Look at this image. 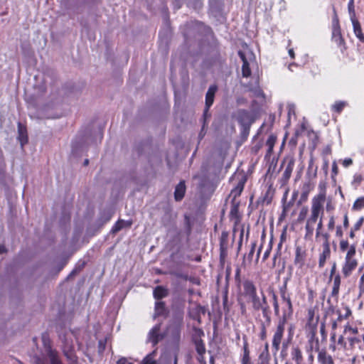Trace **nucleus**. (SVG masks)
I'll return each mask as SVG.
<instances>
[{
    "mask_svg": "<svg viewBox=\"0 0 364 364\" xmlns=\"http://www.w3.org/2000/svg\"><path fill=\"white\" fill-rule=\"evenodd\" d=\"M306 234V236H311L314 232V225L310 224H306L305 227Z\"/></svg>",
    "mask_w": 364,
    "mask_h": 364,
    "instance_id": "obj_39",
    "label": "nucleus"
},
{
    "mask_svg": "<svg viewBox=\"0 0 364 364\" xmlns=\"http://www.w3.org/2000/svg\"><path fill=\"white\" fill-rule=\"evenodd\" d=\"M336 236H337V237H342V235H343V231H342V230H341V226H338V227L336 228Z\"/></svg>",
    "mask_w": 364,
    "mask_h": 364,
    "instance_id": "obj_59",
    "label": "nucleus"
},
{
    "mask_svg": "<svg viewBox=\"0 0 364 364\" xmlns=\"http://www.w3.org/2000/svg\"><path fill=\"white\" fill-rule=\"evenodd\" d=\"M42 341L45 348V351L50 358L51 364H62L58 358V353L52 349L51 343L48 335L43 334L42 336Z\"/></svg>",
    "mask_w": 364,
    "mask_h": 364,
    "instance_id": "obj_6",
    "label": "nucleus"
},
{
    "mask_svg": "<svg viewBox=\"0 0 364 364\" xmlns=\"http://www.w3.org/2000/svg\"><path fill=\"white\" fill-rule=\"evenodd\" d=\"M238 55L242 61V75L243 77H249L251 75L250 65L254 63L255 57L250 51H238Z\"/></svg>",
    "mask_w": 364,
    "mask_h": 364,
    "instance_id": "obj_4",
    "label": "nucleus"
},
{
    "mask_svg": "<svg viewBox=\"0 0 364 364\" xmlns=\"http://www.w3.org/2000/svg\"><path fill=\"white\" fill-rule=\"evenodd\" d=\"M332 173H333L332 177L337 175V173H338V166H337L336 161H333V164H332Z\"/></svg>",
    "mask_w": 364,
    "mask_h": 364,
    "instance_id": "obj_52",
    "label": "nucleus"
},
{
    "mask_svg": "<svg viewBox=\"0 0 364 364\" xmlns=\"http://www.w3.org/2000/svg\"><path fill=\"white\" fill-rule=\"evenodd\" d=\"M291 358L295 364H304V356L299 346H294L291 348Z\"/></svg>",
    "mask_w": 364,
    "mask_h": 364,
    "instance_id": "obj_13",
    "label": "nucleus"
},
{
    "mask_svg": "<svg viewBox=\"0 0 364 364\" xmlns=\"http://www.w3.org/2000/svg\"><path fill=\"white\" fill-rule=\"evenodd\" d=\"M362 181H363V176L361 175H355V176H354L353 183L359 184V183H361Z\"/></svg>",
    "mask_w": 364,
    "mask_h": 364,
    "instance_id": "obj_53",
    "label": "nucleus"
},
{
    "mask_svg": "<svg viewBox=\"0 0 364 364\" xmlns=\"http://www.w3.org/2000/svg\"><path fill=\"white\" fill-rule=\"evenodd\" d=\"M36 364H45L44 363V361H43L42 360H41L40 358H38L36 361Z\"/></svg>",
    "mask_w": 364,
    "mask_h": 364,
    "instance_id": "obj_64",
    "label": "nucleus"
},
{
    "mask_svg": "<svg viewBox=\"0 0 364 364\" xmlns=\"http://www.w3.org/2000/svg\"><path fill=\"white\" fill-rule=\"evenodd\" d=\"M294 160L293 159H291L287 162L285 170L282 174L281 181L283 184H285L286 183H287V181L290 178L292 171L294 169Z\"/></svg>",
    "mask_w": 364,
    "mask_h": 364,
    "instance_id": "obj_15",
    "label": "nucleus"
},
{
    "mask_svg": "<svg viewBox=\"0 0 364 364\" xmlns=\"http://www.w3.org/2000/svg\"><path fill=\"white\" fill-rule=\"evenodd\" d=\"M304 191L302 193V198H306L309 194V192L310 191V188L309 185L304 186Z\"/></svg>",
    "mask_w": 364,
    "mask_h": 364,
    "instance_id": "obj_51",
    "label": "nucleus"
},
{
    "mask_svg": "<svg viewBox=\"0 0 364 364\" xmlns=\"http://www.w3.org/2000/svg\"><path fill=\"white\" fill-rule=\"evenodd\" d=\"M174 274L178 278H181V279H183L184 280H188V276L186 274L176 272V273H174Z\"/></svg>",
    "mask_w": 364,
    "mask_h": 364,
    "instance_id": "obj_49",
    "label": "nucleus"
},
{
    "mask_svg": "<svg viewBox=\"0 0 364 364\" xmlns=\"http://www.w3.org/2000/svg\"><path fill=\"white\" fill-rule=\"evenodd\" d=\"M352 164H353V161L351 159H346L343 161V165L345 167H348V166H350Z\"/></svg>",
    "mask_w": 364,
    "mask_h": 364,
    "instance_id": "obj_55",
    "label": "nucleus"
},
{
    "mask_svg": "<svg viewBox=\"0 0 364 364\" xmlns=\"http://www.w3.org/2000/svg\"><path fill=\"white\" fill-rule=\"evenodd\" d=\"M285 289H286V287H284V289H280L281 296H282V299L284 301V302L287 301V299H290V297L288 295H287Z\"/></svg>",
    "mask_w": 364,
    "mask_h": 364,
    "instance_id": "obj_43",
    "label": "nucleus"
},
{
    "mask_svg": "<svg viewBox=\"0 0 364 364\" xmlns=\"http://www.w3.org/2000/svg\"><path fill=\"white\" fill-rule=\"evenodd\" d=\"M132 224L131 220H118L112 229L113 233H116L124 228H130Z\"/></svg>",
    "mask_w": 364,
    "mask_h": 364,
    "instance_id": "obj_24",
    "label": "nucleus"
},
{
    "mask_svg": "<svg viewBox=\"0 0 364 364\" xmlns=\"http://www.w3.org/2000/svg\"><path fill=\"white\" fill-rule=\"evenodd\" d=\"M72 333L68 331L64 334H60L59 337L62 341V348L64 355L70 360L74 359V346L72 339Z\"/></svg>",
    "mask_w": 364,
    "mask_h": 364,
    "instance_id": "obj_5",
    "label": "nucleus"
},
{
    "mask_svg": "<svg viewBox=\"0 0 364 364\" xmlns=\"http://www.w3.org/2000/svg\"><path fill=\"white\" fill-rule=\"evenodd\" d=\"M197 360L200 364H206L204 358V354L198 355Z\"/></svg>",
    "mask_w": 364,
    "mask_h": 364,
    "instance_id": "obj_54",
    "label": "nucleus"
},
{
    "mask_svg": "<svg viewBox=\"0 0 364 364\" xmlns=\"http://www.w3.org/2000/svg\"><path fill=\"white\" fill-rule=\"evenodd\" d=\"M340 285H341V277L339 274H337L334 277L333 289H332V291L331 294V297L335 298L336 301H337V299H338Z\"/></svg>",
    "mask_w": 364,
    "mask_h": 364,
    "instance_id": "obj_23",
    "label": "nucleus"
},
{
    "mask_svg": "<svg viewBox=\"0 0 364 364\" xmlns=\"http://www.w3.org/2000/svg\"><path fill=\"white\" fill-rule=\"evenodd\" d=\"M326 198L319 196H315L312 198L311 201V210L317 212L321 214V215H323V204L326 201Z\"/></svg>",
    "mask_w": 364,
    "mask_h": 364,
    "instance_id": "obj_9",
    "label": "nucleus"
},
{
    "mask_svg": "<svg viewBox=\"0 0 364 364\" xmlns=\"http://www.w3.org/2000/svg\"><path fill=\"white\" fill-rule=\"evenodd\" d=\"M237 119L242 126L244 130L249 129L252 122L250 114L244 109H240L237 112Z\"/></svg>",
    "mask_w": 364,
    "mask_h": 364,
    "instance_id": "obj_8",
    "label": "nucleus"
},
{
    "mask_svg": "<svg viewBox=\"0 0 364 364\" xmlns=\"http://www.w3.org/2000/svg\"><path fill=\"white\" fill-rule=\"evenodd\" d=\"M287 322V311L284 312L282 318L279 321L278 324L277 326L276 330L274 333L272 338V348L277 352L279 350L280 345L282 343V341L284 336L285 324Z\"/></svg>",
    "mask_w": 364,
    "mask_h": 364,
    "instance_id": "obj_3",
    "label": "nucleus"
},
{
    "mask_svg": "<svg viewBox=\"0 0 364 364\" xmlns=\"http://www.w3.org/2000/svg\"><path fill=\"white\" fill-rule=\"evenodd\" d=\"M350 19L353 26V31L355 36L359 39V41L362 43H364V35L362 32V28L359 21L355 17V13L353 12V14L350 16Z\"/></svg>",
    "mask_w": 364,
    "mask_h": 364,
    "instance_id": "obj_12",
    "label": "nucleus"
},
{
    "mask_svg": "<svg viewBox=\"0 0 364 364\" xmlns=\"http://www.w3.org/2000/svg\"><path fill=\"white\" fill-rule=\"evenodd\" d=\"M267 337V330L264 323L262 324V329L260 333V338L264 340Z\"/></svg>",
    "mask_w": 364,
    "mask_h": 364,
    "instance_id": "obj_46",
    "label": "nucleus"
},
{
    "mask_svg": "<svg viewBox=\"0 0 364 364\" xmlns=\"http://www.w3.org/2000/svg\"><path fill=\"white\" fill-rule=\"evenodd\" d=\"M348 218L347 213L344 215L343 218V226L344 228H347L348 227Z\"/></svg>",
    "mask_w": 364,
    "mask_h": 364,
    "instance_id": "obj_58",
    "label": "nucleus"
},
{
    "mask_svg": "<svg viewBox=\"0 0 364 364\" xmlns=\"http://www.w3.org/2000/svg\"><path fill=\"white\" fill-rule=\"evenodd\" d=\"M18 139L19 140L21 146H23L28 142V136L26 127L21 123L18 124Z\"/></svg>",
    "mask_w": 364,
    "mask_h": 364,
    "instance_id": "obj_21",
    "label": "nucleus"
},
{
    "mask_svg": "<svg viewBox=\"0 0 364 364\" xmlns=\"http://www.w3.org/2000/svg\"><path fill=\"white\" fill-rule=\"evenodd\" d=\"M295 263L302 264L304 262V257L301 255V249L297 247L296 250V257H295Z\"/></svg>",
    "mask_w": 364,
    "mask_h": 364,
    "instance_id": "obj_36",
    "label": "nucleus"
},
{
    "mask_svg": "<svg viewBox=\"0 0 364 364\" xmlns=\"http://www.w3.org/2000/svg\"><path fill=\"white\" fill-rule=\"evenodd\" d=\"M348 339L350 343V346L351 348H354V346L355 343H358L360 341L359 338H355V337L348 338Z\"/></svg>",
    "mask_w": 364,
    "mask_h": 364,
    "instance_id": "obj_41",
    "label": "nucleus"
},
{
    "mask_svg": "<svg viewBox=\"0 0 364 364\" xmlns=\"http://www.w3.org/2000/svg\"><path fill=\"white\" fill-rule=\"evenodd\" d=\"M346 105V102H343V101L336 102L334 105H332V109L333 111L340 113L343 110V109L345 107Z\"/></svg>",
    "mask_w": 364,
    "mask_h": 364,
    "instance_id": "obj_35",
    "label": "nucleus"
},
{
    "mask_svg": "<svg viewBox=\"0 0 364 364\" xmlns=\"http://www.w3.org/2000/svg\"><path fill=\"white\" fill-rule=\"evenodd\" d=\"M168 311L167 310L165 303L164 301H156L155 303L154 308V317L158 316H166L168 315Z\"/></svg>",
    "mask_w": 364,
    "mask_h": 364,
    "instance_id": "obj_17",
    "label": "nucleus"
},
{
    "mask_svg": "<svg viewBox=\"0 0 364 364\" xmlns=\"http://www.w3.org/2000/svg\"><path fill=\"white\" fill-rule=\"evenodd\" d=\"M329 234L327 233V232H320V235L318 237V238H316L317 240H319V241H322L323 242V244L322 245H326L327 244L328 246H330V243H329Z\"/></svg>",
    "mask_w": 364,
    "mask_h": 364,
    "instance_id": "obj_33",
    "label": "nucleus"
},
{
    "mask_svg": "<svg viewBox=\"0 0 364 364\" xmlns=\"http://www.w3.org/2000/svg\"><path fill=\"white\" fill-rule=\"evenodd\" d=\"M364 208V196L357 198L353 205V210H359Z\"/></svg>",
    "mask_w": 364,
    "mask_h": 364,
    "instance_id": "obj_32",
    "label": "nucleus"
},
{
    "mask_svg": "<svg viewBox=\"0 0 364 364\" xmlns=\"http://www.w3.org/2000/svg\"><path fill=\"white\" fill-rule=\"evenodd\" d=\"M332 39L338 45H341L344 42L337 18L334 19L333 22Z\"/></svg>",
    "mask_w": 364,
    "mask_h": 364,
    "instance_id": "obj_11",
    "label": "nucleus"
},
{
    "mask_svg": "<svg viewBox=\"0 0 364 364\" xmlns=\"http://www.w3.org/2000/svg\"><path fill=\"white\" fill-rule=\"evenodd\" d=\"M181 328L178 326H173L169 328L170 342L178 344L181 340Z\"/></svg>",
    "mask_w": 364,
    "mask_h": 364,
    "instance_id": "obj_14",
    "label": "nucleus"
},
{
    "mask_svg": "<svg viewBox=\"0 0 364 364\" xmlns=\"http://www.w3.org/2000/svg\"><path fill=\"white\" fill-rule=\"evenodd\" d=\"M196 350L198 355L205 353V347L203 341L201 339L195 341Z\"/></svg>",
    "mask_w": 364,
    "mask_h": 364,
    "instance_id": "obj_29",
    "label": "nucleus"
},
{
    "mask_svg": "<svg viewBox=\"0 0 364 364\" xmlns=\"http://www.w3.org/2000/svg\"><path fill=\"white\" fill-rule=\"evenodd\" d=\"M364 221V218L362 217L360 218L357 223L354 225L353 228L354 230H360V227L362 226Z\"/></svg>",
    "mask_w": 364,
    "mask_h": 364,
    "instance_id": "obj_45",
    "label": "nucleus"
},
{
    "mask_svg": "<svg viewBox=\"0 0 364 364\" xmlns=\"http://www.w3.org/2000/svg\"><path fill=\"white\" fill-rule=\"evenodd\" d=\"M156 355V350L149 353L139 364H157L155 357Z\"/></svg>",
    "mask_w": 364,
    "mask_h": 364,
    "instance_id": "obj_28",
    "label": "nucleus"
},
{
    "mask_svg": "<svg viewBox=\"0 0 364 364\" xmlns=\"http://www.w3.org/2000/svg\"><path fill=\"white\" fill-rule=\"evenodd\" d=\"M262 299L259 298L257 294H255L249 298L252 302L253 309L255 311L262 310L263 316L266 318L268 324H269V307L267 304V298L263 294V292H262Z\"/></svg>",
    "mask_w": 364,
    "mask_h": 364,
    "instance_id": "obj_2",
    "label": "nucleus"
},
{
    "mask_svg": "<svg viewBox=\"0 0 364 364\" xmlns=\"http://www.w3.org/2000/svg\"><path fill=\"white\" fill-rule=\"evenodd\" d=\"M355 247L351 245L346 253L345 262L342 267V273L346 278L348 277L358 266V261L355 258Z\"/></svg>",
    "mask_w": 364,
    "mask_h": 364,
    "instance_id": "obj_1",
    "label": "nucleus"
},
{
    "mask_svg": "<svg viewBox=\"0 0 364 364\" xmlns=\"http://www.w3.org/2000/svg\"><path fill=\"white\" fill-rule=\"evenodd\" d=\"M168 294V289L162 286H157L154 289V292H153L154 297L156 299H163V298L167 296Z\"/></svg>",
    "mask_w": 364,
    "mask_h": 364,
    "instance_id": "obj_22",
    "label": "nucleus"
},
{
    "mask_svg": "<svg viewBox=\"0 0 364 364\" xmlns=\"http://www.w3.org/2000/svg\"><path fill=\"white\" fill-rule=\"evenodd\" d=\"M259 364H268L269 360V350H263L259 355Z\"/></svg>",
    "mask_w": 364,
    "mask_h": 364,
    "instance_id": "obj_31",
    "label": "nucleus"
},
{
    "mask_svg": "<svg viewBox=\"0 0 364 364\" xmlns=\"http://www.w3.org/2000/svg\"><path fill=\"white\" fill-rule=\"evenodd\" d=\"M322 217H323V215H321L320 217V220H319V221L318 223V225H317L316 232V238H318V237L320 235V232H321V229H322V227H323Z\"/></svg>",
    "mask_w": 364,
    "mask_h": 364,
    "instance_id": "obj_38",
    "label": "nucleus"
},
{
    "mask_svg": "<svg viewBox=\"0 0 364 364\" xmlns=\"http://www.w3.org/2000/svg\"><path fill=\"white\" fill-rule=\"evenodd\" d=\"M289 54L291 56V58H294L295 54L292 48L289 50Z\"/></svg>",
    "mask_w": 364,
    "mask_h": 364,
    "instance_id": "obj_63",
    "label": "nucleus"
},
{
    "mask_svg": "<svg viewBox=\"0 0 364 364\" xmlns=\"http://www.w3.org/2000/svg\"><path fill=\"white\" fill-rule=\"evenodd\" d=\"M272 299H273V306H274V313L276 315H278L279 313V304H278V301H277V296L274 293L272 294Z\"/></svg>",
    "mask_w": 364,
    "mask_h": 364,
    "instance_id": "obj_37",
    "label": "nucleus"
},
{
    "mask_svg": "<svg viewBox=\"0 0 364 364\" xmlns=\"http://www.w3.org/2000/svg\"><path fill=\"white\" fill-rule=\"evenodd\" d=\"M117 364H134L133 363L129 362L127 358H121L119 359L117 362Z\"/></svg>",
    "mask_w": 364,
    "mask_h": 364,
    "instance_id": "obj_50",
    "label": "nucleus"
},
{
    "mask_svg": "<svg viewBox=\"0 0 364 364\" xmlns=\"http://www.w3.org/2000/svg\"><path fill=\"white\" fill-rule=\"evenodd\" d=\"M338 344L342 346L344 348H346V343L344 341V338L343 336H341L338 341Z\"/></svg>",
    "mask_w": 364,
    "mask_h": 364,
    "instance_id": "obj_56",
    "label": "nucleus"
},
{
    "mask_svg": "<svg viewBox=\"0 0 364 364\" xmlns=\"http://www.w3.org/2000/svg\"><path fill=\"white\" fill-rule=\"evenodd\" d=\"M217 90L218 87L216 85H211L209 87L205 95V109L204 110V114L208 112L209 108L213 105Z\"/></svg>",
    "mask_w": 364,
    "mask_h": 364,
    "instance_id": "obj_10",
    "label": "nucleus"
},
{
    "mask_svg": "<svg viewBox=\"0 0 364 364\" xmlns=\"http://www.w3.org/2000/svg\"><path fill=\"white\" fill-rule=\"evenodd\" d=\"M319 192L316 196L326 198V183L325 181H321L318 184Z\"/></svg>",
    "mask_w": 364,
    "mask_h": 364,
    "instance_id": "obj_34",
    "label": "nucleus"
},
{
    "mask_svg": "<svg viewBox=\"0 0 364 364\" xmlns=\"http://www.w3.org/2000/svg\"><path fill=\"white\" fill-rule=\"evenodd\" d=\"M255 247H256V243H252V245H251V249L247 255V259L251 261L252 259V257H253V255H254V252H255Z\"/></svg>",
    "mask_w": 364,
    "mask_h": 364,
    "instance_id": "obj_42",
    "label": "nucleus"
},
{
    "mask_svg": "<svg viewBox=\"0 0 364 364\" xmlns=\"http://www.w3.org/2000/svg\"><path fill=\"white\" fill-rule=\"evenodd\" d=\"M243 188L244 184L242 183H239L237 186L231 191L230 193V197L232 198V201H236V198L240 196Z\"/></svg>",
    "mask_w": 364,
    "mask_h": 364,
    "instance_id": "obj_27",
    "label": "nucleus"
},
{
    "mask_svg": "<svg viewBox=\"0 0 364 364\" xmlns=\"http://www.w3.org/2000/svg\"><path fill=\"white\" fill-rule=\"evenodd\" d=\"M240 269L237 267L236 269V272H235V279L237 281L240 280Z\"/></svg>",
    "mask_w": 364,
    "mask_h": 364,
    "instance_id": "obj_61",
    "label": "nucleus"
},
{
    "mask_svg": "<svg viewBox=\"0 0 364 364\" xmlns=\"http://www.w3.org/2000/svg\"><path fill=\"white\" fill-rule=\"evenodd\" d=\"M334 225H335L334 218H333V216H331L330 218V220H329V222H328V228L330 230H332L334 228Z\"/></svg>",
    "mask_w": 364,
    "mask_h": 364,
    "instance_id": "obj_48",
    "label": "nucleus"
},
{
    "mask_svg": "<svg viewBox=\"0 0 364 364\" xmlns=\"http://www.w3.org/2000/svg\"><path fill=\"white\" fill-rule=\"evenodd\" d=\"M306 213H307V208H304L299 213V220H303L305 218Z\"/></svg>",
    "mask_w": 364,
    "mask_h": 364,
    "instance_id": "obj_47",
    "label": "nucleus"
},
{
    "mask_svg": "<svg viewBox=\"0 0 364 364\" xmlns=\"http://www.w3.org/2000/svg\"><path fill=\"white\" fill-rule=\"evenodd\" d=\"M348 332L351 333L353 334H357L358 331L357 328H353L350 326H346L344 329V333H347Z\"/></svg>",
    "mask_w": 364,
    "mask_h": 364,
    "instance_id": "obj_40",
    "label": "nucleus"
},
{
    "mask_svg": "<svg viewBox=\"0 0 364 364\" xmlns=\"http://www.w3.org/2000/svg\"><path fill=\"white\" fill-rule=\"evenodd\" d=\"M285 304H286V306L289 309V314H291V312H292V304H291V299H287V301H286Z\"/></svg>",
    "mask_w": 364,
    "mask_h": 364,
    "instance_id": "obj_57",
    "label": "nucleus"
},
{
    "mask_svg": "<svg viewBox=\"0 0 364 364\" xmlns=\"http://www.w3.org/2000/svg\"><path fill=\"white\" fill-rule=\"evenodd\" d=\"M244 291L246 296L248 297L257 294V289L252 282L246 280L243 283Z\"/></svg>",
    "mask_w": 364,
    "mask_h": 364,
    "instance_id": "obj_20",
    "label": "nucleus"
},
{
    "mask_svg": "<svg viewBox=\"0 0 364 364\" xmlns=\"http://www.w3.org/2000/svg\"><path fill=\"white\" fill-rule=\"evenodd\" d=\"M166 336L165 332L161 331V323H157L149 331L147 341L151 343L153 346H156Z\"/></svg>",
    "mask_w": 364,
    "mask_h": 364,
    "instance_id": "obj_7",
    "label": "nucleus"
},
{
    "mask_svg": "<svg viewBox=\"0 0 364 364\" xmlns=\"http://www.w3.org/2000/svg\"><path fill=\"white\" fill-rule=\"evenodd\" d=\"M318 361L320 364H333L332 357L326 352V350L318 349Z\"/></svg>",
    "mask_w": 364,
    "mask_h": 364,
    "instance_id": "obj_16",
    "label": "nucleus"
},
{
    "mask_svg": "<svg viewBox=\"0 0 364 364\" xmlns=\"http://www.w3.org/2000/svg\"><path fill=\"white\" fill-rule=\"evenodd\" d=\"M323 250L320 254L319 260H318V267L322 268L327 259H328L331 256V249L330 246H328L327 244L326 245H322Z\"/></svg>",
    "mask_w": 364,
    "mask_h": 364,
    "instance_id": "obj_18",
    "label": "nucleus"
},
{
    "mask_svg": "<svg viewBox=\"0 0 364 364\" xmlns=\"http://www.w3.org/2000/svg\"><path fill=\"white\" fill-rule=\"evenodd\" d=\"M336 270V263L333 262L331 269V276H330L331 277L335 274Z\"/></svg>",
    "mask_w": 364,
    "mask_h": 364,
    "instance_id": "obj_60",
    "label": "nucleus"
},
{
    "mask_svg": "<svg viewBox=\"0 0 364 364\" xmlns=\"http://www.w3.org/2000/svg\"><path fill=\"white\" fill-rule=\"evenodd\" d=\"M321 216V214L317 212L311 210V215L306 220V224L314 225L318 218Z\"/></svg>",
    "mask_w": 364,
    "mask_h": 364,
    "instance_id": "obj_30",
    "label": "nucleus"
},
{
    "mask_svg": "<svg viewBox=\"0 0 364 364\" xmlns=\"http://www.w3.org/2000/svg\"><path fill=\"white\" fill-rule=\"evenodd\" d=\"M7 252L6 248L4 245H0V254L6 253Z\"/></svg>",
    "mask_w": 364,
    "mask_h": 364,
    "instance_id": "obj_62",
    "label": "nucleus"
},
{
    "mask_svg": "<svg viewBox=\"0 0 364 364\" xmlns=\"http://www.w3.org/2000/svg\"><path fill=\"white\" fill-rule=\"evenodd\" d=\"M230 217L231 219H235L236 221L239 220V202L232 201Z\"/></svg>",
    "mask_w": 364,
    "mask_h": 364,
    "instance_id": "obj_26",
    "label": "nucleus"
},
{
    "mask_svg": "<svg viewBox=\"0 0 364 364\" xmlns=\"http://www.w3.org/2000/svg\"><path fill=\"white\" fill-rule=\"evenodd\" d=\"M348 247V242L347 240H341L340 242V249L341 251H346Z\"/></svg>",
    "mask_w": 364,
    "mask_h": 364,
    "instance_id": "obj_44",
    "label": "nucleus"
},
{
    "mask_svg": "<svg viewBox=\"0 0 364 364\" xmlns=\"http://www.w3.org/2000/svg\"><path fill=\"white\" fill-rule=\"evenodd\" d=\"M241 364H253L250 356L247 342L245 341L243 346V355L241 358Z\"/></svg>",
    "mask_w": 364,
    "mask_h": 364,
    "instance_id": "obj_25",
    "label": "nucleus"
},
{
    "mask_svg": "<svg viewBox=\"0 0 364 364\" xmlns=\"http://www.w3.org/2000/svg\"><path fill=\"white\" fill-rule=\"evenodd\" d=\"M186 193V185L184 181H181L175 188L174 198L176 201H180L184 197Z\"/></svg>",
    "mask_w": 364,
    "mask_h": 364,
    "instance_id": "obj_19",
    "label": "nucleus"
}]
</instances>
